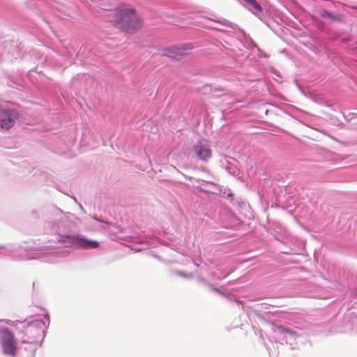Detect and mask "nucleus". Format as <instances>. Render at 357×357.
Returning <instances> with one entry per match:
<instances>
[{"instance_id": "nucleus-1", "label": "nucleus", "mask_w": 357, "mask_h": 357, "mask_svg": "<svg viewBox=\"0 0 357 357\" xmlns=\"http://www.w3.org/2000/svg\"><path fill=\"white\" fill-rule=\"evenodd\" d=\"M114 22L123 31L135 33L144 25L142 17L137 9L130 5L121 4L115 10Z\"/></svg>"}, {"instance_id": "nucleus-2", "label": "nucleus", "mask_w": 357, "mask_h": 357, "mask_svg": "<svg viewBox=\"0 0 357 357\" xmlns=\"http://www.w3.org/2000/svg\"><path fill=\"white\" fill-rule=\"evenodd\" d=\"M0 344L3 353L6 356L15 357L17 355V342L14 333L7 328L0 330Z\"/></svg>"}, {"instance_id": "nucleus-3", "label": "nucleus", "mask_w": 357, "mask_h": 357, "mask_svg": "<svg viewBox=\"0 0 357 357\" xmlns=\"http://www.w3.org/2000/svg\"><path fill=\"white\" fill-rule=\"evenodd\" d=\"M22 333L24 337L22 338L23 343H37L43 336V331L37 323H30L24 327Z\"/></svg>"}, {"instance_id": "nucleus-4", "label": "nucleus", "mask_w": 357, "mask_h": 357, "mask_svg": "<svg viewBox=\"0 0 357 357\" xmlns=\"http://www.w3.org/2000/svg\"><path fill=\"white\" fill-rule=\"evenodd\" d=\"M64 242L71 243L79 248H96L99 246V243L96 241L87 240L82 236H67L63 240Z\"/></svg>"}, {"instance_id": "nucleus-5", "label": "nucleus", "mask_w": 357, "mask_h": 357, "mask_svg": "<svg viewBox=\"0 0 357 357\" xmlns=\"http://www.w3.org/2000/svg\"><path fill=\"white\" fill-rule=\"evenodd\" d=\"M18 119V114L13 109H0V128L8 130Z\"/></svg>"}, {"instance_id": "nucleus-6", "label": "nucleus", "mask_w": 357, "mask_h": 357, "mask_svg": "<svg viewBox=\"0 0 357 357\" xmlns=\"http://www.w3.org/2000/svg\"><path fill=\"white\" fill-rule=\"evenodd\" d=\"M192 151L198 159L208 162L213 155V151L210 146L199 141L192 147Z\"/></svg>"}, {"instance_id": "nucleus-7", "label": "nucleus", "mask_w": 357, "mask_h": 357, "mask_svg": "<svg viewBox=\"0 0 357 357\" xmlns=\"http://www.w3.org/2000/svg\"><path fill=\"white\" fill-rule=\"evenodd\" d=\"M192 47L190 45H185L181 46H174L169 48L163 50L162 54L166 56L174 59H181L187 55L185 51L192 50Z\"/></svg>"}, {"instance_id": "nucleus-8", "label": "nucleus", "mask_w": 357, "mask_h": 357, "mask_svg": "<svg viewBox=\"0 0 357 357\" xmlns=\"http://www.w3.org/2000/svg\"><path fill=\"white\" fill-rule=\"evenodd\" d=\"M273 326V330L275 333H279L281 334H283L284 337H286V335H290L294 340H296L297 337V334L295 331H293L289 328H284L283 326L281 325H275L273 323H271Z\"/></svg>"}, {"instance_id": "nucleus-9", "label": "nucleus", "mask_w": 357, "mask_h": 357, "mask_svg": "<svg viewBox=\"0 0 357 357\" xmlns=\"http://www.w3.org/2000/svg\"><path fill=\"white\" fill-rule=\"evenodd\" d=\"M320 16L323 18L328 19L331 22H342L344 20L343 16L340 14H334L326 10H322L320 12Z\"/></svg>"}, {"instance_id": "nucleus-10", "label": "nucleus", "mask_w": 357, "mask_h": 357, "mask_svg": "<svg viewBox=\"0 0 357 357\" xmlns=\"http://www.w3.org/2000/svg\"><path fill=\"white\" fill-rule=\"evenodd\" d=\"M244 1L248 5L249 9L253 13H258L261 11V6L255 0H244Z\"/></svg>"}, {"instance_id": "nucleus-11", "label": "nucleus", "mask_w": 357, "mask_h": 357, "mask_svg": "<svg viewBox=\"0 0 357 357\" xmlns=\"http://www.w3.org/2000/svg\"><path fill=\"white\" fill-rule=\"evenodd\" d=\"M211 289H212L213 291H214L215 292H217V293L220 294V290H219L218 288H215V287H212L211 285Z\"/></svg>"}]
</instances>
